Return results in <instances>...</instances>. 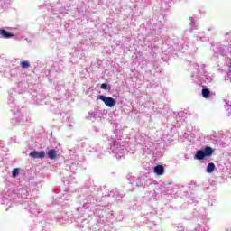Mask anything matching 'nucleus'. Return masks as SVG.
Returning a JSON list of instances; mask_svg holds the SVG:
<instances>
[{
  "label": "nucleus",
  "mask_w": 231,
  "mask_h": 231,
  "mask_svg": "<svg viewBox=\"0 0 231 231\" xmlns=\"http://www.w3.org/2000/svg\"><path fill=\"white\" fill-rule=\"evenodd\" d=\"M99 100H102V102H104V104H106L107 107H115V106L116 105V100H115V98L113 97H106V96L100 95Z\"/></svg>",
  "instance_id": "f03ea898"
},
{
  "label": "nucleus",
  "mask_w": 231,
  "mask_h": 231,
  "mask_svg": "<svg viewBox=\"0 0 231 231\" xmlns=\"http://www.w3.org/2000/svg\"><path fill=\"white\" fill-rule=\"evenodd\" d=\"M29 156L31 158H33V160H37V158H44V156H46V152H44V151H41V152H37V151H33L32 152Z\"/></svg>",
  "instance_id": "7ed1b4c3"
},
{
  "label": "nucleus",
  "mask_w": 231,
  "mask_h": 231,
  "mask_svg": "<svg viewBox=\"0 0 231 231\" xmlns=\"http://www.w3.org/2000/svg\"><path fill=\"white\" fill-rule=\"evenodd\" d=\"M20 66H21V68H23V69H26L30 68V62H28V61H22L20 63Z\"/></svg>",
  "instance_id": "1a4fd4ad"
},
{
  "label": "nucleus",
  "mask_w": 231,
  "mask_h": 231,
  "mask_svg": "<svg viewBox=\"0 0 231 231\" xmlns=\"http://www.w3.org/2000/svg\"><path fill=\"white\" fill-rule=\"evenodd\" d=\"M12 176H13V178H17V176H19V169L18 168H14L13 170Z\"/></svg>",
  "instance_id": "9d476101"
},
{
  "label": "nucleus",
  "mask_w": 231,
  "mask_h": 231,
  "mask_svg": "<svg viewBox=\"0 0 231 231\" xmlns=\"http://www.w3.org/2000/svg\"><path fill=\"white\" fill-rule=\"evenodd\" d=\"M214 154V150L210 146H207L204 151L203 150H198L197 153L194 156L195 160H205L207 157H210Z\"/></svg>",
  "instance_id": "f257e3e1"
},
{
  "label": "nucleus",
  "mask_w": 231,
  "mask_h": 231,
  "mask_svg": "<svg viewBox=\"0 0 231 231\" xmlns=\"http://www.w3.org/2000/svg\"><path fill=\"white\" fill-rule=\"evenodd\" d=\"M153 171L155 174H157V176H162V174L165 172V169L162 165H157L154 167Z\"/></svg>",
  "instance_id": "39448f33"
},
{
  "label": "nucleus",
  "mask_w": 231,
  "mask_h": 231,
  "mask_svg": "<svg viewBox=\"0 0 231 231\" xmlns=\"http://www.w3.org/2000/svg\"><path fill=\"white\" fill-rule=\"evenodd\" d=\"M215 170H216V164H214L213 162H210L208 164L207 172L208 174H212V172H214Z\"/></svg>",
  "instance_id": "423d86ee"
},
{
  "label": "nucleus",
  "mask_w": 231,
  "mask_h": 231,
  "mask_svg": "<svg viewBox=\"0 0 231 231\" xmlns=\"http://www.w3.org/2000/svg\"><path fill=\"white\" fill-rule=\"evenodd\" d=\"M101 89H107V84L106 83L101 84Z\"/></svg>",
  "instance_id": "9b49d317"
},
{
  "label": "nucleus",
  "mask_w": 231,
  "mask_h": 231,
  "mask_svg": "<svg viewBox=\"0 0 231 231\" xmlns=\"http://www.w3.org/2000/svg\"><path fill=\"white\" fill-rule=\"evenodd\" d=\"M202 97L204 98H210V97H211L210 90L208 88H203L202 89Z\"/></svg>",
  "instance_id": "6e6552de"
},
{
  "label": "nucleus",
  "mask_w": 231,
  "mask_h": 231,
  "mask_svg": "<svg viewBox=\"0 0 231 231\" xmlns=\"http://www.w3.org/2000/svg\"><path fill=\"white\" fill-rule=\"evenodd\" d=\"M0 37L1 39H10L11 37H14V34L6 30L0 29Z\"/></svg>",
  "instance_id": "20e7f679"
},
{
  "label": "nucleus",
  "mask_w": 231,
  "mask_h": 231,
  "mask_svg": "<svg viewBox=\"0 0 231 231\" xmlns=\"http://www.w3.org/2000/svg\"><path fill=\"white\" fill-rule=\"evenodd\" d=\"M48 157L50 158V160H55V158H57V151L50 150L48 152Z\"/></svg>",
  "instance_id": "0eeeda50"
}]
</instances>
